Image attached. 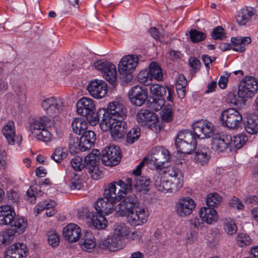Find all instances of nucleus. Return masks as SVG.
<instances>
[{"label":"nucleus","mask_w":258,"mask_h":258,"mask_svg":"<svg viewBox=\"0 0 258 258\" xmlns=\"http://www.w3.org/2000/svg\"><path fill=\"white\" fill-rule=\"evenodd\" d=\"M132 179L127 178L125 181L118 180L110 183L104 190V198L98 199L94 204L96 213L107 215L114 210V204L120 201L132 187Z\"/></svg>","instance_id":"obj_1"},{"label":"nucleus","mask_w":258,"mask_h":258,"mask_svg":"<svg viewBox=\"0 0 258 258\" xmlns=\"http://www.w3.org/2000/svg\"><path fill=\"white\" fill-rule=\"evenodd\" d=\"M51 124V118L47 116L33 118L30 123V130L38 140L47 142L51 141V134L46 127L50 126Z\"/></svg>","instance_id":"obj_2"},{"label":"nucleus","mask_w":258,"mask_h":258,"mask_svg":"<svg viewBox=\"0 0 258 258\" xmlns=\"http://www.w3.org/2000/svg\"><path fill=\"white\" fill-rule=\"evenodd\" d=\"M175 144L178 152L189 154L196 149L197 142L191 131L186 130L178 134Z\"/></svg>","instance_id":"obj_3"},{"label":"nucleus","mask_w":258,"mask_h":258,"mask_svg":"<svg viewBox=\"0 0 258 258\" xmlns=\"http://www.w3.org/2000/svg\"><path fill=\"white\" fill-rule=\"evenodd\" d=\"M101 124V128L106 132L110 131L111 135L114 140L122 138L127 131V124L124 119H113L106 117Z\"/></svg>","instance_id":"obj_4"},{"label":"nucleus","mask_w":258,"mask_h":258,"mask_svg":"<svg viewBox=\"0 0 258 258\" xmlns=\"http://www.w3.org/2000/svg\"><path fill=\"white\" fill-rule=\"evenodd\" d=\"M138 122L147 128L152 130L156 133H159L163 128V125L159 123L157 115L147 109H140L137 114Z\"/></svg>","instance_id":"obj_5"},{"label":"nucleus","mask_w":258,"mask_h":258,"mask_svg":"<svg viewBox=\"0 0 258 258\" xmlns=\"http://www.w3.org/2000/svg\"><path fill=\"white\" fill-rule=\"evenodd\" d=\"M138 58L134 55L124 56L118 64V70L121 79L128 83L132 80V73L138 63Z\"/></svg>","instance_id":"obj_6"},{"label":"nucleus","mask_w":258,"mask_h":258,"mask_svg":"<svg viewBox=\"0 0 258 258\" xmlns=\"http://www.w3.org/2000/svg\"><path fill=\"white\" fill-rule=\"evenodd\" d=\"M220 119L223 126L232 130L238 128L242 123V115L233 108L224 110L220 115Z\"/></svg>","instance_id":"obj_7"},{"label":"nucleus","mask_w":258,"mask_h":258,"mask_svg":"<svg viewBox=\"0 0 258 258\" xmlns=\"http://www.w3.org/2000/svg\"><path fill=\"white\" fill-rule=\"evenodd\" d=\"M258 90V81L250 76L245 77L239 84L238 96L242 99L251 98Z\"/></svg>","instance_id":"obj_8"},{"label":"nucleus","mask_w":258,"mask_h":258,"mask_svg":"<svg viewBox=\"0 0 258 258\" xmlns=\"http://www.w3.org/2000/svg\"><path fill=\"white\" fill-rule=\"evenodd\" d=\"M150 155L147 158H149V164L157 169H161L164 164L169 162L170 159L169 152L163 147H156L153 148Z\"/></svg>","instance_id":"obj_9"},{"label":"nucleus","mask_w":258,"mask_h":258,"mask_svg":"<svg viewBox=\"0 0 258 258\" xmlns=\"http://www.w3.org/2000/svg\"><path fill=\"white\" fill-rule=\"evenodd\" d=\"M131 185H132V184ZM132 189V187L130 190L126 192L125 195L123 194L120 201L122 198H124V199L118 204L116 208V212L118 216H124L135 208L141 206L136 195H131L125 197L127 192L131 191Z\"/></svg>","instance_id":"obj_10"},{"label":"nucleus","mask_w":258,"mask_h":258,"mask_svg":"<svg viewBox=\"0 0 258 258\" xmlns=\"http://www.w3.org/2000/svg\"><path fill=\"white\" fill-rule=\"evenodd\" d=\"M124 216L126 217V221L131 226H141L145 224L148 219V210L145 206L141 205Z\"/></svg>","instance_id":"obj_11"},{"label":"nucleus","mask_w":258,"mask_h":258,"mask_svg":"<svg viewBox=\"0 0 258 258\" xmlns=\"http://www.w3.org/2000/svg\"><path fill=\"white\" fill-rule=\"evenodd\" d=\"M95 68L103 74V77L112 86H114L116 80V71L115 66L104 60H99L94 62Z\"/></svg>","instance_id":"obj_12"},{"label":"nucleus","mask_w":258,"mask_h":258,"mask_svg":"<svg viewBox=\"0 0 258 258\" xmlns=\"http://www.w3.org/2000/svg\"><path fill=\"white\" fill-rule=\"evenodd\" d=\"M196 207L195 201L189 197L179 198L175 203V211L177 215L185 218L190 215Z\"/></svg>","instance_id":"obj_13"},{"label":"nucleus","mask_w":258,"mask_h":258,"mask_svg":"<svg viewBox=\"0 0 258 258\" xmlns=\"http://www.w3.org/2000/svg\"><path fill=\"white\" fill-rule=\"evenodd\" d=\"M102 162L108 166L118 164L121 159L120 149L117 146L106 147L101 152Z\"/></svg>","instance_id":"obj_14"},{"label":"nucleus","mask_w":258,"mask_h":258,"mask_svg":"<svg viewBox=\"0 0 258 258\" xmlns=\"http://www.w3.org/2000/svg\"><path fill=\"white\" fill-rule=\"evenodd\" d=\"M41 106L48 115L52 116L60 113L64 103L59 97H50L42 101Z\"/></svg>","instance_id":"obj_15"},{"label":"nucleus","mask_w":258,"mask_h":258,"mask_svg":"<svg viewBox=\"0 0 258 258\" xmlns=\"http://www.w3.org/2000/svg\"><path fill=\"white\" fill-rule=\"evenodd\" d=\"M193 134L196 138L200 139L210 138L213 135L214 125L207 120H201L194 123Z\"/></svg>","instance_id":"obj_16"},{"label":"nucleus","mask_w":258,"mask_h":258,"mask_svg":"<svg viewBox=\"0 0 258 258\" xmlns=\"http://www.w3.org/2000/svg\"><path fill=\"white\" fill-rule=\"evenodd\" d=\"M128 97L132 104L141 106L145 103L147 99L148 92L144 87L136 85L130 89Z\"/></svg>","instance_id":"obj_17"},{"label":"nucleus","mask_w":258,"mask_h":258,"mask_svg":"<svg viewBox=\"0 0 258 258\" xmlns=\"http://www.w3.org/2000/svg\"><path fill=\"white\" fill-rule=\"evenodd\" d=\"M127 112V109L125 105L121 102L116 101L108 104L105 114L113 119H125Z\"/></svg>","instance_id":"obj_18"},{"label":"nucleus","mask_w":258,"mask_h":258,"mask_svg":"<svg viewBox=\"0 0 258 258\" xmlns=\"http://www.w3.org/2000/svg\"><path fill=\"white\" fill-rule=\"evenodd\" d=\"M87 90L90 95L94 98H102L107 94V84L103 80H94L89 83L87 86Z\"/></svg>","instance_id":"obj_19"},{"label":"nucleus","mask_w":258,"mask_h":258,"mask_svg":"<svg viewBox=\"0 0 258 258\" xmlns=\"http://www.w3.org/2000/svg\"><path fill=\"white\" fill-rule=\"evenodd\" d=\"M27 253L26 244L16 243L9 246L6 249L5 258H26Z\"/></svg>","instance_id":"obj_20"},{"label":"nucleus","mask_w":258,"mask_h":258,"mask_svg":"<svg viewBox=\"0 0 258 258\" xmlns=\"http://www.w3.org/2000/svg\"><path fill=\"white\" fill-rule=\"evenodd\" d=\"M231 136L227 134H216L213 135L212 142V148L213 150L219 152H224L229 148Z\"/></svg>","instance_id":"obj_21"},{"label":"nucleus","mask_w":258,"mask_h":258,"mask_svg":"<svg viewBox=\"0 0 258 258\" xmlns=\"http://www.w3.org/2000/svg\"><path fill=\"white\" fill-rule=\"evenodd\" d=\"M77 112L81 116H85L95 110V105L91 98L84 97L79 99L76 104Z\"/></svg>","instance_id":"obj_22"},{"label":"nucleus","mask_w":258,"mask_h":258,"mask_svg":"<svg viewBox=\"0 0 258 258\" xmlns=\"http://www.w3.org/2000/svg\"><path fill=\"white\" fill-rule=\"evenodd\" d=\"M254 9L249 7H244L237 13L236 21L240 26H244L249 23L252 17L255 14Z\"/></svg>","instance_id":"obj_23"},{"label":"nucleus","mask_w":258,"mask_h":258,"mask_svg":"<svg viewBox=\"0 0 258 258\" xmlns=\"http://www.w3.org/2000/svg\"><path fill=\"white\" fill-rule=\"evenodd\" d=\"M86 214L88 222L90 227L98 229H103L106 227L107 221L104 217L105 215L98 214L93 212H88Z\"/></svg>","instance_id":"obj_24"},{"label":"nucleus","mask_w":258,"mask_h":258,"mask_svg":"<svg viewBox=\"0 0 258 258\" xmlns=\"http://www.w3.org/2000/svg\"><path fill=\"white\" fill-rule=\"evenodd\" d=\"M9 224L11 225V228L8 231L9 234H20L24 232L27 227V221L23 217H19L14 216L13 220Z\"/></svg>","instance_id":"obj_25"},{"label":"nucleus","mask_w":258,"mask_h":258,"mask_svg":"<svg viewBox=\"0 0 258 258\" xmlns=\"http://www.w3.org/2000/svg\"><path fill=\"white\" fill-rule=\"evenodd\" d=\"M81 230L77 225L72 223L66 226L63 230V235L70 242H76L80 237Z\"/></svg>","instance_id":"obj_26"},{"label":"nucleus","mask_w":258,"mask_h":258,"mask_svg":"<svg viewBox=\"0 0 258 258\" xmlns=\"http://www.w3.org/2000/svg\"><path fill=\"white\" fill-rule=\"evenodd\" d=\"M200 218L208 224H212L218 220L217 211L211 207H202L199 211Z\"/></svg>","instance_id":"obj_27"},{"label":"nucleus","mask_w":258,"mask_h":258,"mask_svg":"<svg viewBox=\"0 0 258 258\" xmlns=\"http://www.w3.org/2000/svg\"><path fill=\"white\" fill-rule=\"evenodd\" d=\"M153 181L155 187L159 191L168 193L169 180L165 175L157 172L154 176Z\"/></svg>","instance_id":"obj_28"},{"label":"nucleus","mask_w":258,"mask_h":258,"mask_svg":"<svg viewBox=\"0 0 258 258\" xmlns=\"http://www.w3.org/2000/svg\"><path fill=\"white\" fill-rule=\"evenodd\" d=\"M81 248L85 251L90 252L95 246V238L91 231H87L80 241Z\"/></svg>","instance_id":"obj_29"},{"label":"nucleus","mask_w":258,"mask_h":258,"mask_svg":"<svg viewBox=\"0 0 258 258\" xmlns=\"http://www.w3.org/2000/svg\"><path fill=\"white\" fill-rule=\"evenodd\" d=\"M2 133L8 143L9 145H14L16 137L14 122L13 121H9L3 127Z\"/></svg>","instance_id":"obj_30"},{"label":"nucleus","mask_w":258,"mask_h":258,"mask_svg":"<svg viewBox=\"0 0 258 258\" xmlns=\"http://www.w3.org/2000/svg\"><path fill=\"white\" fill-rule=\"evenodd\" d=\"M106 110L104 109H99L97 112L95 111H92L91 113H89L86 115L84 116L85 117L87 121L92 125H95L97 124L100 120V126L101 127V124L104 119L106 118V117L108 116V114H105Z\"/></svg>","instance_id":"obj_31"},{"label":"nucleus","mask_w":258,"mask_h":258,"mask_svg":"<svg viewBox=\"0 0 258 258\" xmlns=\"http://www.w3.org/2000/svg\"><path fill=\"white\" fill-rule=\"evenodd\" d=\"M246 131L249 134H255L258 132V117L254 114L247 115L244 123Z\"/></svg>","instance_id":"obj_32"},{"label":"nucleus","mask_w":258,"mask_h":258,"mask_svg":"<svg viewBox=\"0 0 258 258\" xmlns=\"http://www.w3.org/2000/svg\"><path fill=\"white\" fill-rule=\"evenodd\" d=\"M81 143L83 144L85 151L90 149L96 140V137L94 132L88 130L84 132L80 138Z\"/></svg>","instance_id":"obj_33"},{"label":"nucleus","mask_w":258,"mask_h":258,"mask_svg":"<svg viewBox=\"0 0 258 258\" xmlns=\"http://www.w3.org/2000/svg\"><path fill=\"white\" fill-rule=\"evenodd\" d=\"M150 179L146 177L138 175L134 177V186L139 192L146 193L150 189Z\"/></svg>","instance_id":"obj_34"},{"label":"nucleus","mask_w":258,"mask_h":258,"mask_svg":"<svg viewBox=\"0 0 258 258\" xmlns=\"http://www.w3.org/2000/svg\"><path fill=\"white\" fill-rule=\"evenodd\" d=\"M100 152L98 150H93L84 159L85 167L88 170L99 165Z\"/></svg>","instance_id":"obj_35"},{"label":"nucleus","mask_w":258,"mask_h":258,"mask_svg":"<svg viewBox=\"0 0 258 258\" xmlns=\"http://www.w3.org/2000/svg\"><path fill=\"white\" fill-rule=\"evenodd\" d=\"M210 158L208 148L198 149L195 153L194 157L195 161L201 165H204L208 163Z\"/></svg>","instance_id":"obj_36"},{"label":"nucleus","mask_w":258,"mask_h":258,"mask_svg":"<svg viewBox=\"0 0 258 258\" xmlns=\"http://www.w3.org/2000/svg\"><path fill=\"white\" fill-rule=\"evenodd\" d=\"M150 85V92L153 95V97H155L154 101L158 99V101H161V104L160 105V109H161L162 105H163L162 97L166 94V88L158 84H152Z\"/></svg>","instance_id":"obj_37"},{"label":"nucleus","mask_w":258,"mask_h":258,"mask_svg":"<svg viewBox=\"0 0 258 258\" xmlns=\"http://www.w3.org/2000/svg\"><path fill=\"white\" fill-rule=\"evenodd\" d=\"M72 126L73 132L79 135L86 132L88 127L87 123L82 117L75 118L72 123Z\"/></svg>","instance_id":"obj_38"},{"label":"nucleus","mask_w":258,"mask_h":258,"mask_svg":"<svg viewBox=\"0 0 258 258\" xmlns=\"http://www.w3.org/2000/svg\"><path fill=\"white\" fill-rule=\"evenodd\" d=\"M83 144L81 143V139L75 136H70L69 147L71 153H78L85 151Z\"/></svg>","instance_id":"obj_39"},{"label":"nucleus","mask_w":258,"mask_h":258,"mask_svg":"<svg viewBox=\"0 0 258 258\" xmlns=\"http://www.w3.org/2000/svg\"><path fill=\"white\" fill-rule=\"evenodd\" d=\"M179 177L169 179L168 193L172 194L177 192L183 186V176L179 175Z\"/></svg>","instance_id":"obj_40"},{"label":"nucleus","mask_w":258,"mask_h":258,"mask_svg":"<svg viewBox=\"0 0 258 258\" xmlns=\"http://www.w3.org/2000/svg\"><path fill=\"white\" fill-rule=\"evenodd\" d=\"M247 141V138L246 135L243 134H239L235 136L231 137V141L230 143V151L234 148L236 149L241 148L243 145Z\"/></svg>","instance_id":"obj_41"},{"label":"nucleus","mask_w":258,"mask_h":258,"mask_svg":"<svg viewBox=\"0 0 258 258\" xmlns=\"http://www.w3.org/2000/svg\"><path fill=\"white\" fill-rule=\"evenodd\" d=\"M148 72L152 79L157 81H161L162 80L163 74L162 70L156 62H153L150 64Z\"/></svg>","instance_id":"obj_42"},{"label":"nucleus","mask_w":258,"mask_h":258,"mask_svg":"<svg viewBox=\"0 0 258 258\" xmlns=\"http://www.w3.org/2000/svg\"><path fill=\"white\" fill-rule=\"evenodd\" d=\"M129 232L128 228L123 223L116 224L114 226V232L113 235L120 237L123 240V237L128 235Z\"/></svg>","instance_id":"obj_43"},{"label":"nucleus","mask_w":258,"mask_h":258,"mask_svg":"<svg viewBox=\"0 0 258 258\" xmlns=\"http://www.w3.org/2000/svg\"><path fill=\"white\" fill-rule=\"evenodd\" d=\"M161 117L163 121L169 122L173 119V112L172 106L167 104L161 112Z\"/></svg>","instance_id":"obj_44"},{"label":"nucleus","mask_w":258,"mask_h":258,"mask_svg":"<svg viewBox=\"0 0 258 258\" xmlns=\"http://www.w3.org/2000/svg\"><path fill=\"white\" fill-rule=\"evenodd\" d=\"M138 81L139 82L145 86L151 85L152 78L148 72V70L141 71L138 75Z\"/></svg>","instance_id":"obj_45"},{"label":"nucleus","mask_w":258,"mask_h":258,"mask_svg":"<svg viewBox=\"0 0 258 258\" xmlns=\"http://www.w3.org/2000/svg\"><path fill=\"white\" fill-rule=\"evenodd\" d=\"M66 149L62 147L56 148L51 155V158L57 163H60L67 156Z\"/></svg>","instance_id":"obj_46"},{"label":"nucleus","mask_w":258,"mask_h":258,"mask_svg":"<svg viewBox=\"0 0 258 258\" xmlns=\"http://www.w3.org/2000/svg\"><path fill=\"white\" fill-rule=\"evenodd\" d=\"M189 35L190 40L194 43L202 41L207 37V35L205 33L196 29H191L189 32Z\"/></svg>","instance_id":"obj_47"},{"label":"nucleus","mask_w":258,"mask_h":258,"mask_svg":"<svg viewBox=\"0 0 258 258\" xmlns=\"http://www.w3.org/2000/svg\"><path fill=\"white\" fill-rule=\"evenodd\" d=\"M221 201V197L217 194H209L206 199V203L208 207L214 208L219 204Z\"/></svg>","instance_id":"obj_48"},{"label":"nucleus","mask_w":258,"mask_h":258,"mask_svg":"<svg viewBox=\"0 0 258 258\" xmlns=\"http://www.w3.org/2000/svg\"><path fill=\"white\" fill-rule=\"evenodd\" d=\"M163 174L168 179L176 178L179 177V175L183 176L181 171L175 167H169L166 171H164Z\"/></svg>","instance_id":"obj_49"},{"label":"nucleus","mask_w":258,"mask_h":258,"mask_svg":"<svg viewBox=\"0 0 258 258\" xmlns=\"http://www.w3.org/2000/svg\"><path fill=\"white\" fill-rule=\"evenodd\" d=\"M141 130L139 127H133L127 133L126 142L130 144H133L137 140L140 136Z\"/></svg>","instance_id":"obj_50"},{"label":"nucleus","mask_w":258,"mask_h":258,"mask_svg":"<svg viewBox=\"0 0 258 258\" xmlns=\"http://www.w3.org/2000/svg\"><path fill=\"white\" fill-rule=\"evenodd\" d=\"M251 241V238L246 234L239 233L236 236L237 244L240 247L249 245Z\"/></svg>","instance_id":"obj_51"},{"label":"nucleus","mask_w":258,"mask_h":258,"mask_svg":"<svg viewBox=\"0 0 258 258\" xmlns=\"http://www.w3.org/2000/svg\"><path fill=\"white\" fill-rule=\"evenodd\" d=\"M83 186L82 179L78 175L74 174L70 180V188L71 190H79Z\"/></svg>","instance_id":"obj_52"},{"label":"nucleus","mask_w":258,"mask_h":258,"mask_svg":"<svg viewBox=\"0 0 258 258\" xmlns=\"http://www.w3.org/2000/svg\"><path fill=\"white\" fill-rule=\"evenodd\" d=\"M224 229L225 232L229 235H233L237 231V226L235 222L233 220L227 221L224 225Z\"/></svg>","instance_id":"obj_53"},{"label":"nucleus","mask_w":258,"mask_h":258,"mask_svg":"<svg viewBox=\"0 0 258 258\" xmlns=\"http://www.w3.org/2000/svg\"><path fill=\"white\" fill-rule=\"evenodd\" d=\"M48 242L49 244L53 247H55L58 245L59 238L57 234L54 231L50 230L47 233Z\"/></svg>","instance_id":"obj_54"},{"label":"nucleus","mask_w":258,"mask_h":258,"mask_svg":"<svg viewBox=\"0 0 258 258\" xmlns=\"http://www.w3.org/2000/svg\"><path fill=\"white\" fill-rule=\"evenodd\" d=\"M71 164L72 167L76 171H81L85 167L82 158L79 156L73 158L71 160Z\"/></svg>","instance_id":"obj_55"},{"label":"nucleus","mask_w":258,"mask_h":258,"mask_svg":"<svg viewBox=\"0 0 258 258\" xmlns=\"http://www.w3.org/2000/svg\"><path fill=\"white\" fill-rule=\"evenodd\" d=\"M231 41L232 44H241L243 46L248 45L251 42V39L249 37H232Z\"/></svg>","instance_id":"obj_56"},{"label":"nucleus","mask_w":258,"mask_h":258,"mask_svg":"<svg viewBox=\"0 0 258 258\" xmlns=\"http://www.w3.org/2000/svg\"><path fill=\"white\" fill-rule=\"evenodd\" d=\"M56 205V203L54 201H43L39 203L36 207L37 213H39L40 212L43 211L44 209H48L49 208H54V207Z\"/></svg>","instance_id":"obj_57"},{"label":"nucleus","mask_w":258,"mask_h":258,"mask_svg":"<svg viewBox=\"0 0 258 258\" xmlns=\"http://www.w3.org/2000/svg\"><path fill=\"white\" fill-rule=\"evenodd\" d=\"M111 238L113 240L111 242L112 251L122 248L123 247V240L120 239V237L112 235V236H111Z\"/></svg>","instance_id":"obj_58"},{"label":"nucleus","mask_w":258,"mask_h":258,"mask_svg":"<svg viewBox=\"0 0 258 258\" xmlns=\"http://www.w3.org/2000/svg\"><path fill=\"white\" fill-rule=\"evenodd\" d=\"M211 36L214 39L222 40L225 37L224 29L221 26H217L212 32Z\"/></svg>","instance_id":"obj_59"},{"label":"nucleus","mask_w":258,"mask_h":258,"mask_svg":"<svg viewBox=\"0 0 258 258\" xmlns=\"http://www.w3.org/2000/svg\"><path fill=\"white\" fill-rule=\"evenodd\" d=\"M88 171L93 179L98 180L102 177V171L100 170L99 166L89 169Z\"/></svg>","instance_id":"obj_60"},{"label":"nucleus","mask_w":258,"mask_h":258,"mask_svg":"<svg viewBox=\"0 0 258 258\" xmlns=\"http://www.w3.org/2000/svg\"><path fill=\"white\" fill-rule=\"evenodd\" d=\"M112 240H113L111 238V236H108L106 239L99 243V248L102 249H108L109 251H112Z\"/></svg>","instance_id":"obj_61"},{"label":"nucleus","mask_w":258,"mask_h":258,"mask_svg":"<svg viewBox=\"0 0 258 258\" xmlns=\"http://www.w3.org/2000/svg\"><path fill=\"white\" fill-rule=\"evenodd\" d=\"M14 216H15V213L0 215V225H6L9 224Z\"/></svg>","instance_id":"obj_62"},{"label":"nucleus","mask_w":258,"mask_h":258,"mask_svg":"<svg viewBox=\"0 0 258 258\" xmlns=\"http://www.w3.org/2000/svg\"><path fill=\"white\" fill-rule=\"evenodd\" d=\"M204 221L198 218H195L190 220V224L197 229H202L205 226Z\"/></svg>","instance_id":"obj_63"},{"label":"nucleus","mask_w":258,"mask_h":258,"mask_svg":"<svg viewBox=\"0 0 258 258\" xmlns=\"http://www.w3.org/2000/svg\"><path fill=\"white\" fill-rule=\"evenodd\" d=\"M229 205L232 208L238 210H241L243 208V204L240 202L239 200L235 197H233L229 202Z\"/></svg>","instance_id":"obj_64"}]
</instances>
